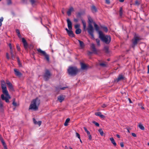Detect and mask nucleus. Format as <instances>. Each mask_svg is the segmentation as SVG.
Returning <instances> with one entry per match:
<instances>
[{
    "label": "nucleus",
    "mask_w": 149,
    "mask_h": 149,
    "mask_svg": "<svg viewBox=\"0 0 149 149\" xmlns=\"http://www.w3.org/2000/svg\"><path fill=\"white\" fill-rule=\"evenodd\" d=\"M2 92L3 94L1 95V98L2 100H5L6 102H9V100L11 97L9 94L6 86V83L3 80L1 81Z\"/></svg>",
    "instance_id": "1"
},
{
    "label": "nucleus",
    "mask_w": 149,
    "mask_h": 149,
    "mask_svg": "<svg viewBox=\"0 0 149 149\" xmlns=\"http://www.w3.org/2000/svg\"><path fill=\"white\" fill-rule=\"evenodd\" d=\"M40 102V100L37 98L33 100L29 106V109L34 111L38 110Z\"/></svg>",
    "instance_id": "2"
},
{
    "label": "nucleus",
    "mask_w": 149,
    "mask_h": 149,
    "mask_svg": "<svg viewBox=\"0 0 149 149\" xmlns=\"http://www.w3.org/2000/svg\"><path fill=\"white\" fill-rule=\"evenodd\" d=\"M99 37L104 42L107 44H109L111 41V37L109 36L105 35L101 31H99Z\"/></svg>",
    "instance_id": "3"
},
{
    "label": "nucleus",
    "mask_w": 149,
    "mask_h": 149,
    "mask_svg": "<svg viewBox=\"0 0 149 149\" xmlns=\"http://www.w3.org/2000/svg\"><path fill=\"white\" fill-rule=\"evenodd\" d=\"M79 71V69L75 66H70L68 69V74L72 76L76 75Z\"/></svg>",
    "instance_id": "4"
},
{
    "label": "nucleus",
    "mask_w": 149,
    "mask_h": 149,
    "mask_svg": "<svg viewBox=\"0 0 149 149\" xmlns=\"http://www.w3.org/2000/svg\"><path fill=\"white\" fill-rule=\"evenodd\" d=\"M67 23L68 26L70 30L67 33L68 35L70 37H73L74 36V35L73 32L71 30L72 29V23L70 21L69 18H68L67 19Z\"/></svg>",
    "instance_id": "5"
},
{
    "label": "nucleus",
    "mask_w": 149,
    "mask_h": 149,
    "mask_svg": "<svg viewBox=\"0 0 149 149\" xmlns=\"http://www.w3.org/2000/svg\"><path fill=\"white\" fill-rule=\"evenodd\" d=\"M141 40V38L139 35L135 34L132 40V47L134 48Z\"/></svg>",
    "instance_id": "6"
},
{
    "label": "nucleus",
    "mask_w": 149,
    "mask_h": 149,
    "mask_svg": "<svg viewBox=\"0 0 149 149\" xmlns=\"http://www.w3.org/2000/svg\"><path fill=\"white\" fill-rule=\"evenodd\" d=\"M38 52L40 53L41 54L44 56L46 60L48 62L49 61V56L48 54H47L45 51L42 50L40 49L39 48L37 49Z\"/></svg>",
    "instance_id": "7"
},
{
    "label": "nucleus",
    "mask_w": 149,
    "mask_h": 149,
    "mask_svg": "<svg viewBox=\"0 0 149 149\" xmlns=\"http://www.w3.org/2000/svg\"><path fill=\"white\" fill-rule=\"evenodd\" d=\"M51 75L52 74L49 70H46L44 75V78L46 81H47L50 78Z\"/></svg>",
    "instance_id": "8"
},
{
    "label": "nucleus",
    "mask_w": 149,
    "mask_h": 149,
    "mask_svg": "<svg viewBox=\"0 0 149 149\" xmlns=\"http://www.w3.org/2000/svg\"><path fill=\"white\" fill-rule=\"evenodd\" d=\"M88 31L89 34L92 36V37L94 38V36L93 35V27L91 23H89L88 28Z\"/></svg>",
    "instance_id": "9"
},
{
    "label": "nucleus",
    "mask_w": 149,
    "mask_h": 149,
    "mask_svg": "<svg viewBox=\"0 0 149 149\" xmlns=\"http://www.w3.org/2000/svg\"><path fill=\"white\" fill-rule=\"evenodd\" d=\"M22 42L23 44L24 47L25 49H27L28 45L26 40L24 38H22Z\"/></svg>",
    "instance_id": "10"
},
{
    "label": "nucleus",
    "mask_w": 149,
    "mask_h": 149,
    "mask_svg": "<svg viewBox=\"0 0 149 149\" xmlns=\"http://www.w3.org/2000/svg\"><path fill=\"white\" fill-rule=\"evenodd\" d=\"M124 78V77L121 74H119L117 79H116L115 81L118 82L120 81L123 80Z\"/></svg>",
    "instance_id": "11"
},
{
    "label": "nucleus",
    "mask_w": 149,
    "mask_h": 149,
    "mask_svg": "<svg viewBox=\"0 0 149 149\" xmlns=\"http://www.w3.org/2000/svg\"><path fill=\"white\" fill-rule=\"evenodd\" d=\"M91 48L92 51L93 53L95 54L97 53V50L96 48H95V45L94 44H91Z\"/></svg>",
    "instance_id": "12"
},
{
    "label": "nucleus",
    "mask_w": 149,
    "mask_h": 149,
    "mask_svg": "<svg viewBox=\"0 0 149 149\" xmlns=\"http://www.w3.org/2000/svg\"><path fill=\"white\" fill-rule=\"evenodd\" d=\"M15 74L17 76L20 77L22 75V74L19 72V70L17 69H14Z\"/></svg>",
    "instance_id": "13"
},
{
    "label": "nucleus",
    "mask_w": 149,
    "mask_h": 149,
    "mask_svg": "<svg viewBox=\"0 0 149 149\" xmlns=\"http://www.w3.org/2000/svg\"><path fill=\"white\" fill-rule=\"evenodd\" d=\"M81 68L83 70H87L88 67V66L83 63H81Z\"/></svg>",
    "instance_id": "14"
},
{
    "label": "nucleus",
    "mask_w": 149,
    "mask_h": 149,
    "mask_svg": "<svg viewBox=\"0 0 149 149\" xmlns=\"http://www.w3.org/2000/svg\"><path fill=\"white\" fill-rule=\"evenodd\" d=\"M65 97L63 95H61L58 97V100L60 102H61L63 101Z\"/></svg>",
    "instance_id": "15"
},
{
    "label": "nucleus",
    "mask_w": 149,
    "mask_h": 149,
    "mask_svg": "<svg viewBox=\"0 0 149 149\" xmlns=\"http://www.w3.org/2000/svg\"><path fill=\"white\" fill-rule=\"evenodd\" d=\"M74 11V10L73 8L72 7H70L67 12V14L68 16H70L71 14V12Z\"/></svg>",
    "instance_id": "16"
},
{
    "label": "nucleus",
    "mask_w": 149,
    "mask_h": 149,
    "mask_svg": "<svg viewBox=\"0 0 149 149\" xmlns=\"http://www.w3.org/2000/svg\"><path fill=\"white\" fill-rule=\"evenodd\" d=\"M95 114L97 116H100L102 118H104L105 117L104 116L102 115L100 112H96L95 113Z\"/></svg>",
    "instance_id": "17"
},
{
    "label": "nucleus",
    "mask_w": 149,
    "mask_h": 149,
    "mask_svg": "<svg viewBox=\"0 0 149 149\" xmlns=\"http://www.w3.org/2000/svg\"><path fill=\"white\" fill-rule=\"evenodd\" d=\"M33 120L34 124L36 125H38L39 126H40L41 125L42 123L41 121H39L38 122H37L36 121V119L35 118H33Z\"/></svg>",
    "instance_id": "18"
},
{
    "label": "nucleus",
    "mask_w": 149,
    "mask_h": 149,
    "mask_svg": "<svg viewBox=\"0 0 149 149\" xmlns=\"http://www.w3.org/2000/svg\"><path fill=\"white\" fill-rule=\"evenodd\" d=\"M30 2L33 6H34L36 5L37 3L36 0H30Z\"/></svg>",
    "instance_id": "19"
},
{
    "label": "nucleus",
    "mask_w": 149,
    "mask_h": 149,
    "mask_svg": "<svg viewBox=\"0 0 149 149\" xmlns=\"http://www.w3.org/2000/svg\"><path fill=\"white\" fill-rule=\"evenodd\" d=\"M0 110L1 111L3 110V104L1 101H0Z\"/></svg>",
    "instance_id": "20"
},
{
    "label": "nucleus",
    "mask_w": 149,
    "mask_h": 149,
    "mask_svg": "<svg viewBox=\"0 0 149 149\" xmlns=\"http://www.w3.org/2000/svg\"><path fill=\"white\" fill-rule=\"evenodd\" d=\"M78 41L79 42L80 47L81 48H83L84 47V45L83 42L79 40Z\"/></svg>",
    "instance_id": "21"
},
{
    "label": "nucleus",
    "mask_w": 149,
    "mask_h": 149,
    "mask_svg": "<svg viewBox=\"0 0 149 149\" xmlns=\"http://www.w3.org/2000/svg\"><path fill=\"white\" fill-rule=\"evenodd\" d=\"M110 140L111 141V143L113 144V145L116 146V144L115 142V140L113 138H110Z\"/></svg>",
    "instance_id": "22"
},
{
    "label": "nucleus",
    "mask_w": 149,
    "mask_h": 149,
    "mask_svg": "<svg viewBox=\"0 0 149 149\" xmlns=\"http://www.w3.org/2000/svg\"><path fill=\"white\" fill-rule=\"evenodd\" d=\"M91 9L92 12L93 13L96 12L97 11L96 8L94 6H92Z\"/></svg>",
    "instance_id": "23"
},
{
    "label": "nucleus",
    "mask_w": 149,
    "mask_h": 149,
    "mask_svg": "<svg viewBox=\"0 0 149 149\" xmlns=\"http://www.w3.org/2000/svg\"><path fill=\"white\" fill-rule=\"evenodd\" d=\"M94 27H95V29H96V30L97 31H98L99 32V26L95 22H94Z\"/></svg>",
    "instance_id": "24"
},
{
    "label": "nucleus",
    "mask_w": 149,
    "mask_h": 149,
    "mask_svg": "<svg viewBox=\"0 0 149 149\" xmlns=\"http://www.w3.org/2000/svg\"><path fill=\"white\" fill-rule=\"evenodd\" d=\"M12 104L15 107L19 105V104H17V103L15 102V99H13V102Z\"/></svg>",
    "instance_id": "25"
},
{
    "label": "nucleus",
    "mask_w": 149,
    "mask_h": 149,
    "mask_svg": "<svg viewBox=\"0 0 149 149\" xmlns=\"http://www.w3.org/2000/svg\"><path fill=\"white\" fill-rule=\"evenodd\" d=\"M81 30L80 29H76L75 31V33L77 34H79L81 32Z\"/></svg>",
    "instance_id": "26"
},
{
    "label": "nucleus",
    "mask_w": 149,
    "mask_h": 149,
    "mask_svg": "<svg viewBox=\"0 0 149 149\" xmlns=\"http://www.w3.org/2000/svg\"><path fill=\"white\" fill-rule=\"evenodd\" d=\"M70 121V119L69 118H67L66 120H65V122L64 123V125L65 126H67L68 125V123L69 122V121Z\"/></svg>",
    "instance_id": "27"
},
{
    "label": "nucleus",
    "mask_w": 149,
    "mask_h": 149,
    "mask_svg": "<svg viewBox=\"0 0 149 149\" xmlns=\"http://www.w3.org/2000/svg\"><path fill=\"white\" fill-rule=\"evenodd\" d=\"M138 126L139 128L142 130H144L145 129V128L144 126L141 124V123H139Z\"/></svg>",
    "instance_id": "28"
},
{
    "label": "nucleus",
    "mask_w": 149,
    "mask_h": 149,
    "mask_svg": "<svg viewBox=\"0 0 149 149\" xmlns=\"http://www.w3.org/2000/svg\"><path fill=\"white\" fill-rule=\"evenodd\" d=\"M82 22L83 24L84 29V30H85L86 27V23L85 21L83 20H82Z\"/></svg>",
    "instance_id": "29"
},
{
    "label": "nucleus",
    "mask_w": 149,
    "mask_h": 149,
    "mask_svg": "<svg viewBox=\"0 0 149 149\" xmlns=\"http://www.w3.org/2000/svg\"><path fill=\"white\" fill-rule=\"evenodd\" d=\"M7 85H8V87L11 90H13V86L12 84H11V83H10L9 84H8Z\"/></svg>",
    "instance_id": "30"
},
{
    "label": "nucleus",
    "mask_w": 149,
    "mask_h": 149,
    "mask_svg": "<svg viewBox=\"0 0 149 149\" xmlns=\"http://www.w3.org/2000/svg\"><path fill=\"white\" fill-rule=\"evenodd\" d=\"M95 40L97 45L98 46H100V40L99 39L97 38Z\"/></svg>",
    "instance_id": "31"
},
{
    "label": "nucleus",
    "mask_w": 149,
    "mask_h": 149,
    "mask_svg": "<svg viewBox=\"0 0 149 149\" xmlns=\"http://www.w3.org/2000/svg\"><path fill=\"white\" fill-rule=\"evenodd\" d=\"M98 131L99 132V133H100V134L101 135V136H103V135L104 132L102 129H99L98 130Z\"/></svg>",
    "instance_id": "32"
},
{
    "label": "nucleus",
    "mask_w": 149,
    "mask_h": 149,
    "mask_svg": "<svg viewBox=\"0 0 149 149\" xmlns=\"http://www.w3.org/2000/svg\"><path fill=\"white\" fill-rule=\"evenodd\" d=\"M88 19L89 21V24L91 23H91L93 22V20L90 17H88Z\"/></svg>",
    "instance_id": "33"
},
{
    "label": "nucleus",
    "mask_w": 149,
    "mask_h": 149,
    "mask_svg": "<svg viewBox=\"0 0 149 149\" xmlns=\"http://www.w3.org/2000/svg\"><path fill=\"white\" fill-rule=\"evenodd\" d=\"M84 130L86 132L88 135L90 134V132H89L88 131V130L86 127H84Z\"/></svg>",
    "instance_id": "34"
},
{
    "label": "nucleus",
    "mask_w": 149,
    "mask_h": 149,
    "mask_svg": "<svg viewBox=\"0 0 149 149\" xmlns=\"http://www.w3.org/2000/svg\"><path fill=\"white\" fill-rule=\"evenodd\" d=\"M1 140L3 146L6 145L4 140L2 138H1Z\"/></svg>",
    "instance_id": "35"
},
{
    "label": "nucleus",
    "mask_w": 149,
    "mask_h": 149,
    "mask_svg": "<svg viewBox=\"0 0 149 149\" xmlns=\"http://www.w3.org/2000/svg\"><path fill=\"white\" fill-rule=\"evenodd\" d=\"M120 15V16H122L123 15V9L122 8H120L119 11Z\"/></svg>",
    "instance_id": "36"
},
{
    "label": "nucleus",
    "mask_w": 149,
    "mask_h": 149,
    "mask_svg": "<svg viewBox=\"0 0 149 149\" xmlns=\"http://www.w3.org/2000/svg\"><path fill=\"white\" fill-rule=\"evenodd\" d=\"M80 26V25L79 24H76L74 25V28L76 29H79V28Z\"/></svg>",
    "instance_id": "37"
},
{
    "label": "nucleus",
    "mask_w": 149,
    "mask_h": 149,
    "mask_svg": "<svg viewBox=\"0 0 149 149\" xmlns=\"http://www.w3.org/2000/svg\"><path fill=\"white\" fill-rule=\"evenodd\" d=\"M93 123L95 124V125L99 127V124L98 123L96 122L95 121H93Z\"/></svg>",
    "instance_id": "38"
},
{
    "label": "nucleus",
    "mask_w": 149,
    "mask_h": 149,
    "mask_svg": "<svg viewBox=\"0 0 149 149\" xmlns=\"http://www.w3.org/2000/svg\"><path fill=\"white\" fill-rule=\"evenodd\" d=\"M17 61H18V64H19V66H21V63L20 62L19 58V57H17Z\"/></svg>",
    "instance_id": "39"
},
{
    "label": "nucleus",
    "mask_w": 149,
    "mask_h": 149,
    "mask_svg": "<svg viewBox=\"0 0 149 149\" xmlns=\"http://www.w3.org/2000/svg\"><path fill=\"white\" fill-rule=\"evenodd\" d=\"M16 46H17V50L18 51H20V47L19 45L18 44H17L16 45Z\"/></svg>",
    "instance_id": "40"
},
{
    "label": "nucleus",
    "mask_w": 149,
    "mask_h": 149,
    "mask_svg": "<svg viewBox=\"0 0 149 149\" xmlns=\"http://www.w3.org/2000/svg\"><path fill=\"white\" fill-rule=\"evenodd\" d=\"M103 29L104 31L105 32H107L108 29L107 27H103Z\"/></svg>",
    "instance_id": "41"
},
{
    "label": "nucleus",
    "mask_w": 149,
    "mask_h": 149,
    "mask_svg": "<svg viewBox=\"0 0 149 149\" xmlns=\"http://www.w3.org/2000/svg\"><path fill=\"white\" fill-rule=\"evenodd\" d=\"M76 136L79 139H80V137L79 134L77 132H76Z\"/></svg>",
    "instance_id": "42"
},
{
    "label": "nucleus",
    "mask_w": 149,
    "mask_h": 149,
    "mask_svg": "<svg viewBox=\"0 0 149 149\" xmlns=\"http://www.w3.org/2000/svg\"><path fill=\"white\" fill-rule=\"evenodd\" d=\"M12 3L11 0H7V4L8 5H10Z\"/></svg>",
    "instance_id": "43"
},
{
    "label": "nucleus",
    "mask_w": 149,
    "mask_h": 149,
    "mask_svg": "<svg viewBox=\"0 0 149 149\" xmlns=\"http://www.w3.org/2000/svg\"><path fill=\"white\" fill-rule=\"evenodd\" d=\"M100 65L103 67H105L106 66V65L104 63H101L100 64Z\"/></svg>",
    "instance_id": "44"
},
{
    "label": "nucleus",
    "mask_w": 149,
    "mask_h": 149,
    "mask_svg": "<svg viewBox=\"0 0 149 149\" xmlns=\"http://www.w3.org/2000/svg\"><path fill=\"white\" fill-rule=\"evenodd\" d=\"M16 32L17 34V35L20 33L18 29H16Z\"/></svg>",
    "instance_id": "45"
},
{
    "label": "nucleus",
    "mask_w": 149,
    "mask_h": 149,
    "mask_svg": "<svg viewBox=\"0 0 149 149\" xmlns=\"http://www.w3.org/2000/svg\"><path fill=\"white\" fill-rule=\"evenodd\" d=\"M88 137L89 139V140H91L92 139V137L91 134L88 135Z\"/></svg>",
    "instance_id": "46"
},
{
    "label": "nucleus",
    "mask_w": 149,
    "mask_h": 149,
    "mask_svg": "<svg viewBox=\"0 0 149 149\" xmlns=\"http://www.w3.org/2000/svg\"><path fill=\"white\" fill-rule=\"evenodd\" d=\"M80 15H81L80 13H78L77 14V17H80Z\"/></svg>",
    "instance_id": "47"
},
{
    "label": "nucleus",
    "mask_w": 149,
    "mask_h": 149,
    "mask_svg": "<svg viewBox=\"0 0 149 149\" xmlns=\"http://www.w3.org/2000/svg\"><path fill=\"white\" fill-rule=\"evenodd\" d=\"M135 4L138 6L139 5V3L137 0L135 1Z\"/></svg>",
    "instance_id": "48"
},
{
    "label": "nucleus",
    "mask_w": 149,
    "mask_h": 149,
    "mask_svg": "<svg viewBox=\"0 0 149 149\" xmlns=\"http://www.w3.org/2000/svg\"><path fill=\"white\" fill-rule=\"evenodd\" d=\"M74 21L75 22H77L78 21V19L77 18H74Z\"/></svg>",
    "instance_id": "49"
},
{
    "label": "nucleus",
    "mask_w": 149,
    "mask_h": 149,
    "mask_svg": "<svg viewBox=\"0 0 149 149\" xmlns=\"http://www.w3.org/2000/svg\"><path fill=\"white\" fill-rule=\"evenodd\" d=\"M106 3L108 4H109L110 3V0H106Z\"/></svg>",
    "instance_id": "50"
},
{
    "label": "nucleus",
    "mask_w": 149,
    "mask_h": 149,
    "mask_svg": "<svg viewBox=\"0 0 149 149\" xmlns=\"http://www.w3.org/2000/svg\"><path fill=\"white\" fill-rule=\"evenodd\" d=\"M120 146L122 148L124 147V143L123 142H121L120 143Z\"/></svg>",
    "instance_id": "51"
},
{
    "label": "nucleus",
    "mask_w": 149,
    "mask_h": 149,
    "mask_svg": "<svg viewBox=\"0 0 149 149\" xmlns=\"http://www.w3.org/2000/svg\"><path fill=\"white\" fill-rule=\"evenodd\" d=\"M9 47H10V50H12V49H13L11 44H9Z\"/></svg>",
    "instance_id": "52"
},
{
    "label": "nucleus",
    "mask_w": 149,
    "mask_h": 149,
    "mask_svg": "<svg viewBox=\"0 0 149 149\" xmlns=\"http://www.w3.org/2000/svg\"><path fill=\"white\" fill-rule=\"evenodd\" d=\"M132 136L134 137H136V134H135V133H132Z\"/></svg>",
    "instance_id": "53"
},
{
    "label": "nucleus",
    "mask_w": 149,
    "mask_h": 149,
    "mask_svg": "<svg viewBox=\"0 0 149 149\" xmlns=\"http://www.w3.org/2000/svg\"><path fill=\"white\" fill-rule=\"evenodd\" d=\"M6 83L7 84H8L10 83V82L8 80H6Z\"/></svg>",
    "instance_id": "54"
},
{
    "label": "nucleus",
    "mask_w": 149,
    "mask_h": 149,
    "mask_svg": "<svg viewBox=\"0 0 149 149\" xmlns=\"http://www.w3.org/2000/svg\"><path fill=\"white\" fill-rule=\"evenodd\" d=\"M104 49L106 51H107L108 50V48L107 47H104Z\"/></svg>",
    "instance_id": "55"
},
{
    "label": "nucleus",
    "mask_w": 149,
    "mask_h": 149,
    "mask_svg": "<svg viewBox=\"0 0 149 149\" xmlns=\"http://www.w3.org/2000/svg\"><path fill=\"white\" fill-rule=\"evenodd\" d=\"M6 57H7V59H9V57L8 54V53H7L6 54Z\"/></svg>",
    "instance_id": "56"
},
{
    "label": "nucleus",
    "mask_w": 149,
    "mask_h": 149,
    "mask_svg": "<svg viewBox=\"0 0 149 149\" xmlns=\"http://www.w3.org/2000/svg\"><path fill=\"white\" fill-rule=\"evenodd\" d=\"M107 106V105L106 104H103L102 106V107L103 108H104Z\"/></svg>",
    "instance_id": "57"
},
{
    "label": "nucleus",
    "mask_w": 149,
    "mask_h": 149,
    "mask_svg": "<svg viewBox=\"0 0 149 149\" xmlns=\"http://www.w3.org/2000/svg\"><path fill=\"white\" fill-rule=\"evenodd\" d=\"M66 88H67V87H63V88H60V89L62 90H64Z\"/></svg>",
    "instance_id": "58"
},
{
    "label": "nucleus",
    "mask_w": 149,
    "mask_h": 149,
    "mask_svg": "<svg viewBox=\"0 0 149 149\" xmlns=\"http://www.w3.org/2000/svg\"><path fill=\"white\" fill-rule=\"evenodd\" d=\"M17 36L19 38H21L22 36L20 34H19L17 35Z\"/></svg>",
    "instance_id": "59"
},
{
    "label": "nucleus",
    "mask_w": 149,
    "mask_h": 149,
    "mask_svg": "<svg viewBox=\"0 0 149 149\" xmlns=\"http://www.w3.org/2000/svg\"><path fill=\"white\" fill-rule=\"evenodd\" d=\"M10 53L11 54H13V49H12V50H10Z\"/></svg>",
    "instance_id": "60"
},
{
    "label": "nucleus",
    "mask_w": 149,
    "mask_h": 149,
    "mask_svg": "<svg viewBox=\"0 0 149 149\" xmlns=\"http://www.w3.org/2000/svg\"><path fill=\"white\" fill-rule=\"evenodd\" d=\"M11 57L12 58H14V55L13 54H13H11Z\"/></svg>",
    "instance_id": "61"
},
{
    "label": "nucleus",
    "mask_w": 149,
    "mask_h": 149,
    "mask_svg": "<svg viewBox=\"0 0 149 149\" xmlns=\"http://www.w3.org/2000/svg\"><path fill=\"white\" fill-rule=\"evenodd\" d=\"M148 73H149V65L148 66Z\"/></svg>",
    "instance_id": "62"
},
{
    "label": "nucleus",
    "mask_w": 149,
    "mask_h": 149,
    "mask_svg": "<svg viewBox=\"0 0 149 149\" xmlns=\"http://www.w3.org/2000/svg\"><path fill=\"white\" fill-rule=\"evenodd\" d=\"M3 147H4V149H7V147L6 145L3 146Z\"/></svg>",
    "instance_id": "63"
},
{
    "label": "nucleus",
    "mask_w": 149,
    "mask_h": 149,
    "mask_svg": "<svg viewBox=\"0 0 149 149\" xmlns=\"http://www.w3.org/2000/svg\"><path fill=\"white\" fill-rule=\"evenodd\" d=\"M62 12L63 14H64V9H63L62 10Z\"/></svg>",
    "instance_id": "64"
}]
</instances>
